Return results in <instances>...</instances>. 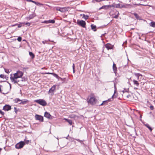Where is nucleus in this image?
I'll return each instance as SVG.
<instances>
[{
	"label": "nucleus",
	"mask_w": 155,
	"mask_h": 155,
	"mask_svg": "<svg viewBox=\"0 0 155 155\" xmlns=\"http://www.w3.org/2000/svg\"><path fill=\"white\" fill-rule=\"evenodd\" d=\"M117 94L116 93V90H115L114 91V93L112 97V98L109 99L108 100H107V101H112L114 98L117 97Z\"/></svg>",
	"instance_id": "12"
},
{
	"label": "nucleus",
	"mask_w": 155,
	"mask_h": 155,
	"mask_svg": "<svg viewBox=\"0 0 155 155\" xmlns=\"http://www.w3.org/2000/svg\"><path fill=\"white\" fill-rule=\"evenodd\" d=\"M134 89H138V88L137 87H135V88H134Z\"/></svg>",
	"instance_id": "55"
},
{
	"label": "nucleus",
	"mask_w": 155,
	"mask_h": 155,
	"mask_svg": "<svg viewBox=\"0 0 155 155\" xmlns=\"http://www.w3.org/2000/svg\"><path fill=\"white\" fill-rule=\"evenodd\" d=\"M106 103H107V101H103V103L102 104H101L100 105H103V104H104V103L105 104Z\"/></svg>",
	"instance_id": "42"
},
{
	"label": "nucleus",
	"mask_w": 155,
	"mask_h": 155,
	"mask_svg": "<svg viewBox=\"0 0 155 155\" xmlns=\"http://www.w3.org/2000/svg\"><path fill=\"white\" fill-rule=\"evenodd\" d=\"M29 54L32 58H34L35 55L32 52H29Z\"/></svg>",
	"instance_id": "25"
},
{
	"label": "nucleus",
	"mask_w": 155,
	"mask_h": 155,
	"mask_svg": "<svg viewBox=\"0 0 155 155\" xmlns=\"http://www.w3.org/2000/svg\"><path fill=\"white\" fill-rule=\"evenodd\" d=\"M29 2H34L33 1H32V0H30L29 1Z\"/></svg>",
	"instance_id": "54"
},
{
	"label": "nucleus",
	"mask_w": 155,
	"mask_h": 155,
	"mask_svg": "<svg viewBox=\"0 0 155 155\" xmlns=\"http://www.w3.org/2000/svg\"><path fill=\"white\" fill-rule=\"evenodd\" d=\"M76 117V115H71V117L72 118H75Z\"/></svg>",
	"instance_id": "41"
},
{
	"label": "nucleus",
	"mask_w": 155,
	"mask_h": 155,
	"mask_svg": "<svg viewBox=\"0 0 155 155\" xmlns=\"http://www.w3.org/2000/svg\"><path fill=\"white\" fill-rule=\"evenodd\" d=\"M8 83L9 84V85H10V89H11V84L10 83H9L8 82Z\"/></svg>",
	"instance_id": "51"
},
{
	"label": "nucleus",
	"mask_w": 155,
	"mask_h": 155,
	"mask_svg": "<svg viewBox=\"0 0 155 155\" xmlns=\"http://www.w3.org/2000/svg\"><path fill=\"white\" fill-rule=\"evenodd\" d=\"M77 24L79 25L82 27L83 28L85 27L86 24L85 22L83 21L78 20L77 21Z\"/></svg>",
	"instance_id": "6"
},
{
	"label": "nucleus",
	"mask_w": 155,
	"mask_h": 155,
	"mask_svg": "<svg viewBox=\"0 0 155 155\" xmlns=\"http://www.w3.org/2000/svg\"><path fill=\"white\" fill-rule=\"evenodd\" d=\"M2 87V86L1 85H0V92H2V90H1V88Z\"/></svg>",
	"instance_id": "47"
},
{
	"label": "nucleus",
	"mask_w": 155,
	"mask_h": 155,
	"mask_svg": "<svg viewBox=\"0 0 155 155\" xmlns=\"http://www.w3.org/2000/svg\"><path fill=\"white\" fill-rule=\"evenodd\" d=\"M36 16V15L35 13H32L29 15L28 17L29 19H31L33 18L34 17Z\"/></svg>",
	"instance_id": "19"
},
{
	"label": "nucleus",
	"mask_w": 155,
	"mask_h": 155,
	"mask_svg": "<svg viewBox=\"0 0 155 155\" xmlns=\"http://www.w3.org/2000/svg\"><path fill=\"white\" fill-rule=\"evenodd\" d=\"M44 116L50 119L51 116V115H50L49 113L46 112L45 113Z\"/></svg>",
	"instance_id": "17"
},
{
	"label": "nucleus",
	"mask_w": 155,
	"mask_h": 155,
	"mask_svg": "<svg viewBox=\"0 0 155 155\" xmlns=\"http://www.w3.org/2000/svg\"><path fill=\"white\" fill-rule=\"evenodd\" d=\"M4 113L2 112L1 110H0V114H1L2 115L4 114Z\"/></svg>",
	"instance_id": "40"
},
{
	"label": "nucleus",
	"mask_w": 155,
	"mask_h": 155,
	"mask_svg": "<svg viewBox=\"0 0 155 155\" xmlns=\"http://www.w3.org/2000/svg\"><path fill=\"white\" fill-rule=\"evenodd\" d=\"M134 4V5H142V4Z\"/></svg>",
	"instance_id": "49"
},
{
	"label": "nucleus",
	"mask_w": 155,
	"mask_h": 155,
	"mask_svg": "<svg viewBox=\"0 0 155 155\" xmlns=\"http://www.w3.org/2000/svg\"><path fill=\"white\" fill-rule=\"evenodd\" d=\"M29 140H25V143L27 144H28L29 143Z\"/></svg>",
	"instance_id": "36"
},
{
	"label": "nucleus",
	"mask_w": 155,
	"mask_h": 155,
	"mask_svg": "<svg viewBox=\"0 0 155 155\" xmlns=\"http://www.w3.org/2000/svg\"><path fill=\"white\" fill-rule=\"evenodd\" d=\"M95 98L94 97H91L90 99L88 101V103L93 105L95 103Z\"/></svg>",
	"instance_id": "9"
},
{
	"label": "nucleus",
	"mask_w": 155,
	"mask_h": 155,
	"mask_svg": "<svg viewBox=\"0 0 155 155\" xmlns=\"http://www.w3.org/2000/svg\"><path fill=\"white\" fill-rule=\"evenodd\" d=\"M42 43H43L44 44H45V41H42Z\"/></svg>",
	"instance_id": "52"
},
{
	"label": "nucleus",
	"mask_w": 155,
	"mask_h": 155,
	"mask_svg": "<svg viewBox=\"0 0 155 155\" xmlns=\"http://www.w3.org/2000/svg\"><path fill=\"white\" fill-rule=\"evenodd\" d=\"M64 119L66 120L69 123V124L70 125H71L72 124V120L68 119L65 118H64Z\"/></svg>",
	"instance_id": "21"
},
{
	"label": "nucleus",
	"mask_w": 155,
	"mask_h": 155,
	"mask_svg": "<svg viewBox=\"0 0 155 155\" xmlns=\"http://www.w3.org/2000/svg\"><path fill=\"white\" fill-rule=\"evenodd\" d=\"M45 74H52L53 76H54V77H55L56 78L58 79V80H59V79H61V80H62V78H61V77H59L58 75L54 73H53L48 72V73H45Z\"/></svg>",
	"instance_id": "11"
},
{
	"label": "nucleus",
	"mask_w": 155,
	"mask_h": 155,
	"mask_svg": "<svg viewBox=\"0 0 155 155\" xmlns=\"http://www.w3.org/2000/svg\"><path fill=\"white\" fill-rule=\"evenodd\" d=\"M56 87V85L53 86L48 91L49 94H51V95H52L54 94V93Z\"/></svg>",
	"instance_id": "10"
},
{
	"label": "nucleus",
	"mask_w": 155,
	"mask_h": 155,
	"mask_svg": "<svg viewBox=\"0 0 155 155\" xmlns=\"http://www.w3.org/2000/svg\"><path fill=\"white\" fill-rule=\"evenodd\" d=\"M122 92L123 93L124 92H129V89H124V90L122 91Z\"/></svg>",
	"instance_id": "32"
},
{
	"label": "nucleus",
	"mask_w": 155,
	"mask_h": 155,
	"mask_svg": "<svg viewBox=\"0 0 155 155\" xmlns=\"http://www.w3.org/2000/svg\"><path fill=\"white\" fill-rule=\"evenodd\" d=\"M23 74V72L18 71L16 73L13 74H11L10 75V80L14 84H18V83L20 81L19 79L22 77Z\"/></svg>",
	"instance_id": "1"
},
{
	"label": "nucleus",
	"mask_w": 155,
	"mask_h": 155,
	"mask_svg": "<svg viewBox=\"0 0 155 155\" xmlns=\"http://www.w3.org/2000/svg\"><path fill=\"white\" fill-rule=\"evenodd\" d=\"M105 46L106 48H107V44H106V45H105Z\"/></svg>",
	"instance_id": "56"
},
{
	"label": "nucleus",
	"mask_w": 155,
	"mask_h": 155,
	"mask_svg": "<svg viewBox=\"0 0 155 155\" xmlns=\"http://www.w3.org/2000/svg\"><path fill=\"white\" fill-rule=\"evenodd\" d=\"M25 25L28 26H29L30 25V23L29 22H27L25 23Z\"/></svg>",
	"instance_id": "43"
},
{
	"label": "nucleus",
	"mask_w": 155,
	"mask_h": 155,
	"mask_svg": "<svg viewBox=\"0 0 155 155\" xmlns=\"http://www.w3.org/2000/svg\"><path fill=\"white\" fill-rule=\"evenodd\" d=\"M131 96L130 95V94L128 95H127V98H129V97H130Z\"/></svg>",
	"instance_id": "50"
},
{
	"label": "nucleus",
	"mask_w": 155,
	"mask_h": 155,
	"mask_svg": "<svg viewBox=\"0 0 155 155\" xmlns=\"http://www.w3.org/2000/svg\"><path fill=\"white\" fill-rule=\"evenodd\" d=\"M132 7V6L128 4H124L122 5V8H130Z\"/></svg>",
	"instance_id": "14"
},
{
	"label": "nucleus",
	"mask_w": 155,
	"mask_h": 155,
	"mask_svg": "<svg viewBox=\"0 0 155 155\" xmlns=\"http://www.w3.org/2000/svg\"><path fill=\"white\" fill-rule=\"evenodd\" d=\"M25 144V143L24 142L21 141L16 144L15 147L17 149H21L23 147Z\"/></svg>",
	"instance_id": "7"
},
{
	"label": "nucleus",
	"mask_w": 155,
	"mask_h": 155,
	"mask_svg": "<svg viewBox=\"0 0 155 155\" xmlns=\"http://www.w3.org/2000/svg\"><path fill=\"white\" fill-rule=\"evenodd\" d=\"M114 45L109 43H107V50L113 49Z\"/></svg>",
	"instance_id": "16"
},
{
	"label": "nucleus",
	"mask_w": 155,
	"mask_h": 155,
	"mask_svg": "<svg viewBox=\"0 0 155 155\" xmlns=\"http://www.w3.org/2000/svg\"><path fill=\"white\" fill-rule=\"evenodd\" d=\"M134 74L137 77V79H139V77L140 76H142V75L140 74V73H135Z\"/></svg>",
	"instance_id": "27"
},
{
	"label": "nucleus",
	"mask_w": 155,
	"mask_h": 155,
	"mask_svg": "<svg viewBox=\"0 0 155 155\" xmlns=\"http://www.w3.org/2000/svg\"><path fill=\"white\" fill-rule=\"evenodd\" d=\"M150 25L153 27H155V22H151L150 24Z\"/></svg>",
	"instance_id": "29"
},
{
	"label": "nucleus",
	"mask_w": 155,
	"mask_h": 155,
	"mask_svg": "<svg viewBox=\"0 0 155 155\" xmlns=\"http://www.w3.org/2000/svg\"><path fill=\"white\" fill-rule=\"evenodd\" d=\"M17 40L19 41H21V37H19L17 38Z\"/></svg>",
	"instance_id": "35"
},
{
	"label": "nucleus",
	"mask_w": 155,
	"mask_h": 155,
	"mask_svg": "<svg viewBox=\"0 0 155 155\" xmlns=\"http://www.w3.org/2000/svg\"><path fill=\"white\" fill-rule=\"evenodd\" d=\"M62 80H62L64 82H65L66 83L68 81V80H66L65 78H62Z\"/></svg>",
	"instance_id": "34"
},
{
	"label": "nucleus",
	"mask_w": 155,
	"mask_h": 155,
	"mask_svg": "<svg viewBox=\"0 0 155 155\" xmlns=\"http://www.w3.org/2000/svg\"><path fill=\"white\" fill-rule=\"evenodd\" d=\"M133 83L134 85H136L137 87H138L139 85V83L138 81L135 80H133Z\"/></svg>",
	"instance_id": "23"
},
{
	"label": "nucleus",
	"mask_w": 155,
	"mask_h": 155,
	"mask_svg": "<svg viewBox=\"0 0 155 155\" xmlns=\"http://www.w3.org/2000/svg\"><path fill=\"white\" fill-rule=\"evenodd\" d=\"M35 120H38L40 122L43 121V117L41 115L36 114L35 116Z\"/></svg>",
	"instance_id": "8"
},
{
	"label": "nucleus",
	"mask_w": 155,
	"mask_h": 155,
	"mask_svg": "<svg viewBox=\"0 0 155 155\" xmlns=\"http://www.w3.org/2000/svg\"><path fill=\"white\" fill-rule=\"evenodd\" d=\"M34 102L44 106H46L47 104L46 101L42 99H39L38 100H35L34 101Z\"/></svg>",
	"instance_id": "4"
},
{
	"label": "nucleus",
	"mask_w": 155,
	"mask_h": 155,
	"mask_svg": "<svg viewBox=\"0 0 155 155\" xmlns=\"http://www.w3.org/2000/svg\"><path fill=\"white\" fill-rule=\"evenodd\" d=\"M4 70L5 72L7 74H9V73H10L9 70V69L5 68Z\"/></svg>",
	"instance_id": "31"
},
{
	"label": "nucleus",
	"mask_w": 155,
	"mask_h": 155,
	"mask_svg": "<svg viewBox=\"0 0 155 155\" xmlns=\"http://www.w3.org/2000/svg\"><path fill=\"white\" fill-rule=\"evenodd\" d=\"M13 101L15 103H18L19 104L24 105L28 102V101L27 100L24 99L21 100L19 98H16L13 100Z\"/></svg>",
	"instance_id": "2"
},
{
	"label": "nucleus",
	"mask_w": 155,
	"mask_h": 155,
	"mask_svg": "<svg viewBox=\"0 0 155 155\" xmlns=\"http://www.w3.org/2000/svg\"><path fill=\"white\" fill-rule=\"evenodd\" d=\"M144 125L149 129L150 132L152 131V129L149 124H144Z\"/></svg>",
	"instance_id": "22"
},
{
	"label": "nucleus",
	"mask_w": 155,
	"mask_h": 155,
	"mask_svg": "<svg viewBox=\"0 0 155 155\" xmlns=\"http://www.w3.org/2000/svg\"><path fill=\"white\" fill-rule=\"evenodd\" d=\"M20 79V80H20V81H25L26 80V78H22V77Z\"/></svg>",
	"instance_id": "30"
},
{
	"label": "nucleus",
	"mask_w": 155,
	"mask_h": 155,
	"mask_svg": "<svg viewBox=\"0 0 155 155\" xmlns=\"http://www.w3.org/2000/svg\"><path fill=\"white\" fill-rule=\"evenodd\" d=\"M150 109L151 110H153V109H154V107L153 106V105H151L150 106Z\"/></svg>",
	"instance_id": "39"
},
{
	"label": "nucleus",
	"mask_w": 155,
	"mask_h": 155,
	"mask_svg": "<svg viewBox=\"0 0 155 155\" xmlns=\"http://www.w3.org/2000/svg\"><path fill=\"white\" fill-rule=\"evenodd\" d=\"M55 8L57 10L61 12H66L68 11L69 9V8L67 7H56Z\"/></svg>",
	"instance_id": "5"
},
{
	"label": "nucleus",
	"mask_w": 155,
	"mask_h": 155,
	"mask_svg": "<svg viewBox=\"0 0 155 155\" xmlns=\"http://www.w3.org/2000/svg\"><path fill=\"white\" fill-rule=\"evenodd\" d=\"M76 140L77 141H78V142H80V143H81V142H82V140H80L79 139H76Z\"/></svg>",
	"instance_id": "46"
},
{
	"label": "nucleus",
	"mask_w": 155,
	"mask_h": 155,
	"mask_svg": "<svg viewBox=\"0 0 155 155\" xmlns=\"http://www.w3.org/2000/svg\"><path fill=\"white\" fill-rule=\"evenodd\" d=\"M55 22V21L54 20H49L47 21H45L43 22V23L46 24L49 23H54Z\"/></svg>",
	"instance_id": "15"
},
{
	"label": "nucleus",
	"mask_w": 155,
	"mask_h": 155,
	"mask_svg": "<svg viewBox=\"0 0 155 155\" xmlns=\"http://www.w3.org/2000/svg\"><path fill=\"white\" fill-rule=\"evenodd\" d=\"M22 26V24H20L18 25V27L20 28Z\"/></svg>",
	"instance_id": "45"
},
{
	"label": "nucleus",
	"mask_w": 155,
	"mask_h": 155,
	"mask_svg": "<svg viewBox=\"0 0 155 155\" xmlns=\"http://www.w3.org/2000/svg\"><path fill=\"white\" fill-rule=\"evenodd\" d=\"M73 72L74 73L75 72V70L74 69H73Z\"/></svg>",
	"instance_id": "53"
},
{
	"label": "nucleus",
	"mask_w": 155,
	"mask_h": 155,
	"mask_svg": "<svg viewBox=\"0 0 155 155\" xmlns=\"http://www.w3.org/2000/svg\"><path fill=\"white\" fill-rule=\"evenodd\" d=\"M33 2V3H35V4L36 5H38V4H39V3L36 2H35L34 1V2Z\"/></svg>",
	"instance_id": "44"
},
{
	"label": "nucleus",
	"mask_w": 155,
	"mask_h": 155,
	"mask_svg": "<svg viewBox=\"0 0 155 155\" xmlns=\"http://www.w3.org/2000/svg\"><path fill=\"white\" fill-rule=\"evenodd\" d=\"M109 15L111 17L117 18L119 15V12L115 9L111 10L109 13Z\"/></svg>",
	"instance_id": "3"
},
{
	"label": "nucleus",
	"mask_w": 155,
	"mask_h": 155,
	"mask_svg": "<svg viewBox=\"0 0 155 155\" xmlns=\"http://www.w3.org/2000/svg\"><path fill=\"white\" fill-rule=\"evenodd\" d=\"M72 68H73V69H74L75 66H74V64H73Z\"/></svg>",
	"instance_id": "48"
},
{
	"label": "nucleus",
	"mask_w": 155,
	"mask_h": 155,
	"mask_svg": "<svg viewBox=\"0 0 155 155\" xmlns=\"http://www.w3.org/2000/svg\"><path fill=\"white\" fill-rule=\"evenodd\" d=\"M134 15L135 17L137 19L140 20L141 18L139 16V15L136 13H134L133 14Z\"/></svg>",
	"instance_id": "20"
},
{
	"label": "nucleus",
	"mask_w": 155,
	"mask_h": 155,
	"mask_svg": "<svg viewBox=\"0 0 155 155\" xmlns=\"http://www.w3.org/2000/svg\"><path fill=\"white\" fill-rule=\"evenodd\" d=\"M14 111H15V112L16 114L17 113V112L18 110H17L16 108L15 107L14 108Z\"/></svg>",
	"instance_id": "38"
},
{
	"label": "nucleus",
	"mask_w": 155,
	"mask_h": 155,
	"mask_svg": "<svg viewBox=\"0 0 155 155\" xmlns=\"http://www.w3.org/2000/svg\"><path fill=\"white\" fill-rule=\"evenodd\" d=\"M91 29L94 31H96V26L93 25H91Z\"/></svg>",
	"instance_id": "24"
},
{
	"label": "nucleus",
	"mask_w": 155,
	"mask_h": 155,
	"mask_svg": "<svg viewBox=\"0 0 155 155\" xmlns=\"http://www.w3.org/2000/svg\"><path fill=\"white\" fill-rule=\"evenodd\" d=\"M107 9H109L111 7L114 9V6L113 5H107Z\"/></svg>",
	"instance_id": "33"
},
{
	"label": "nucleus",
	"mask_w": 155,
	"mask_h": 155,
	"mask_svg": "<svg viewBox=\"0 0 155 155\" xmlns=\"http://www.w3.org/2000/svg\"><path fill=\"white\" fill-rule=\"evenodd\" d=\"M0 77L2 78H5V76L4 75L1 74L0 75Z\"/></svg>",
	"instance_id": "37"
},
{
	"label": "nucleus",
	"mask_w": 155,
	"mask_h": 155,
	"mask_svg": "<svg viewBox=\"0 0 155 155\" xmlns=\"http://www.w3.org/2000/svg\"><path fill=\"white\" fill-rule=\"evenodd\" d=\"M122 4H118L116 5V7L117 8H122Z\"/></svg>",
	"instance_id": "26"
},
{
	"label": "nucleus",
	"mask_w": 155,
	"mask_h": 155,
	"mask_svg": "<svg viewBox=\"0 0 155 155\" xmlns=\"http://www.w3.org/2000/svg\"><path fill=\"white\" fill-rule=\"evenodd\" d=\"M82 15H83L82 18H84L86 20L89 17L88 15H85L84 14H83Z\"/></svg>",
	"instance_id": "28"
},
{
	"label": "nucleus",
	"mask_w": 155,
	"mask_h": 155,
	"mask_svg": "<svg viewBox=\"0 0 155 155\" xmlns=\"http://www.w3.org/2000/svg\"><path fill=\"white\" fill-rule=\"evenodd\" d=\"M113 68L114 72L116 74L117 71V68L116 64L114 63L113 64Z\"/></svg>",
	"instance_id": "18"
},
{
	"label": "nucleus",
	"mask_w": 155,
	"mask_h": 155,
	"mask_svg": "<svg viewBox=\"0 0 155 155\" xmlns=\"http://www.w3.org/2000/svg\"><path fill=\"white\" fill-rule=\"evenodd\" d=\"M11 109V106L8 105H6L3 107V109L5 111H8Z\"/></svg>",
	"instance_id": "13"
}]
</instances>
